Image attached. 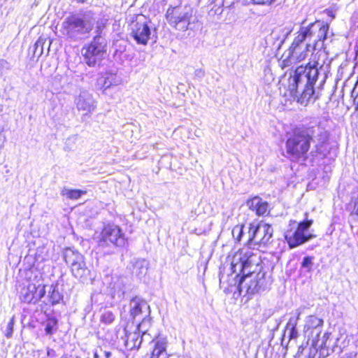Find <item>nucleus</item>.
<instances>
[{
  "label": "nucleus",
  "mask_w": 358,
  "mask_h": 358,
  "mask_svg": "<svg viewBox=\"0 0 358 358\" xmlns=\"http://www.w3.org/2000/svg\"><path fill=\"white\" fill-rule=\"evenodd\" d=\"M329 138L327 131L320 124H315L307 127L296 128L292 135L287 140V152L294 160L307 158L310 143L313 144L310 154L314 157L323 152V146Z\"/></svg>",
  "instance_id": "f257e3e1"
},
{
  "label": "nucleus",
  "mask_w": 358,
  "mask_h": 358,
  "mask_svg": "<svg viewBox=\"0 0 358 358\" xmlns=\"http://www.w3.org/2000/svg\"><path fill=\"white\" fill-rule=\"evenodd\" d=\"M323 64L315 61L308 63L306 66L296 68L293 75L287 79L285 87L289 92V95L302 105H307L315 94L314 85L322 76L320 85H323L327 78L326 73H322Z\"/></svg>",
  "instance_id": "f03ea898"
},
{
  "label": "nucleus",
  "mask_w": 358,
  "mask_h": 358,
  "mask_svg": "<svg viewBox=\"0 0 358 358\" xmlns=\"http://www.w3.org/2000/svg\"><path fill=\"white\" fill-rule=\"evenodd\" d=\"M306 20L301 22L289 48V56L296 61L305 59L312 50H320L324 48L327 38L329 25L324 21L315 20L306 24Z\"/></svg>",
  "instance_id": "7ed1b4c3"
},
{
  "label": "nucleus",
  "mask_w": 358,
  "mask_h": 358,
  "mask_svg": "<svg viewBox=\"0 0 358 358\" xmlns=\"http://www.w3.org/2000/svg\"><path fill=\"white\" fill-rule=\"evenodd\" d=\"M256 257L250 251L235 254L231 262V268L233 273L240 272L242 277L239 280L238 289L241 293L243 289L248 294H254L264 291L266 287L265 272L250 271L248 268L255 262Z\"/></svg>",
  "instance_id": "20e7f679"
},
{
  "label": "nucleus",
  "mask_w": 358,
  "mask_h": 358,
  "mask_svg": "<svg viewBox=\"0 0 358 358\" xmlns=\"http://www.w3.org/2000/svg\"><path fill=\"white\" fill-rule=\"evenodd\" d=\"M94 21L86 16L71 15L64 19L61 31L63 35L73 41H78L88 34L94 27Z\"/></svg>",
  "instance_id": "39448f33"
},
{
  "label": "nucleus",
  "mask_w": 358,
  "mask_h": 358,
  "mask_svg": "<svg viewBox=\"0 0 358 358\" xmlns=\"http://www.w3.org/2000/svg\"><path fill=\"white\" fill-rule=\"evenodd\" d=\"M193 8L189 5L170 7L166 13L168 23L176 29L185 31L193 20Z\"/></svg>",
  "instance_id": "423d86ee"
},
{
  "label": "nucleus",
  "mask_w": 358,
  "mask_h": 358,
  "mask_svg": "<svg viewBox=\"0 0 358 358\" xmlns=\"http://www.w3.org/2000/svg\"><path fill=\"white\" fill-rule=\"evenodd\" d=\"M106 41L102 36L96 35L92 42L82 49L84 62L89 66L99 64L106 52Z\"/></svg>",
  "instance_id": "0eeeda50"
},
{
  "label": "nucleus",
  "mask_w": 358,
  "mask_h": 358,
  "mask_svg": "<svg viewBox=\"0 0 358 358\" xmlns=\"http://www.w3.org/2000/svg\"><path fill=\"white\" fill-rule=\"evenodd\" d=\"M97 243L103 248L110 246L124 247L127 240L124 234L118 226L109 224L103 228Z\"/></svg>",
  "instance_id": "6e6552de"
},
{
  "label": "nucleus",
  "mask_w": 358,
  "mask_h": 358,
  "mask_svg": "<svg viewBox=\"0 0 358 358\" xmlns=\"http://www.w3.org/2000/svg\"><path fill=\"white\" fill-rule=\"evenodd\" d=\"M150 21L143 15H136L132 17L129 24L131 36L137 44L146 45L150 39Z\"/></svg>",
  "instance_id": "1a4fd4ad"
},
{
  "label": "nucleus",
  "mask_w": 358,
  "mask_h": 358,
  "mask_svg": "<svg viewBox=\"0 0 358 358\" xmlns=\"http://www.w3.org/2000/svg\"><path fill=\"white\" fill-rule=\"evenodd\" d=\"M312 224V220H305L299 222L296 227H292L286 231L285 238L290 248L301 245L315 237L307 233Z\"/></svg>",
  "instance_id": "9d476101"
},
{
  "label": "nucleus",
  "mask_w": 358,
  "mask_h": 358,
  "mask_svg": "<svg viewBox=\"0 0 358 358\" xmlns=\"http://www.w3.org/2000/svg\"><path fill=\"white\" fill-rule=\"evenodd\" d=\"M273 233V227L267 223L261 222L256 226L254 224H250L248 233L247 243L250 246L266 245L270 243Z\"/></svg>",
  "instance_id": "9b49d317"
},
{
  "label": "nucleus",
  "mask_w": 358,
  "mask_h": 358,
  "mask_svg": "<svg viewBox=\"0 0 358 358\" xmlns=\"http://www.w3.org/2000/svg\"><path fill=\"white\" fill-rule=\"evenodd\" d=\"M129 306L130 316L134 320H141L138 324H143V326L149 322L146 317L150 314V306L145 300L139 296H135L130 300Z\"/></svg>",
  "instance_id": "f8f14e48"
},
{
  "label": "nucleus",
  "mask_w": 358,
  "mask_h": 358,
  "mask_svg": "<svg viewBox=\"0 0 358 358\" xmlns=\"http://www.w3.org/2000/svg\"><path fill=\"white\" fill-rule=\"evenodd\" d=\"M74 104L78 111H82L84 115H88L94 111L96 107V101L88 90H80L78 94L74 98Z\"/></svg>",
  "instance_id": "ddd939ff"
},
{
  "label": "nucleus",
  "mask_w": 358,
  "mask_h": 358,
  "mask_svg": "<svg viewBox=\"0 0 358 358\" xmlns=\"http://www.w3.org/2000/svg\"><path fill=\"white\" fill-rule=\"evenodd\" d=\"M45 294V286L34 283H29L20 292V299L22 302L36 303Z\"/></svg>",
  "instance_id": "4468645a"
},
{
  "label": "nucleus",
  "mask_w": 358,
  "mask_h": 358,
  "mask_svg": "<svg viewBox=\"0 0 358 358\" xmlns=\"http://www.w3.org/2000/svg\"><path fill=\"white\" fill-rule=\"evenodd\" d=\"M143 324H138L136 331L127 334L125 345L128 350H138L144 338L149 336V334H148L145 331H143Z\"/></svg>",
  "instance_id": "2eb2a0df"
},
{
  "label": "nucleus",
  "mask_w": 358,
  "mask_h": 358,
  "mask_svg": "<svg viewBox=\"0 0 358 358\" xmlns=\"http://www.w3.org/2000/svg\"><path fill=\"white\" fill-rule=\"evenodd\" d=\"M323 323V320L315 315L308 316L305 320L304 333L308 337L314 338L315 335H316V337H318L322 331Z\"/></svg>",
  "instance_id": "dca6fc26"
},
{
  "label": "nucleus",
  "mask_w": 358,
  "mask_h": 358,
  "mask_svg": "<svg viewBox=\"0 0 358 358\" xmlns=\"http://www.w3.org/2000/svg\"><path fill=\"white\" fill-rule=\"evenodd\" d=\"M301 313L302 311L300 308L296 309L295 311V315L290 317L286 324L283 336H287L289 341L296 340L299 336L296 326Z\"/></svg>",
  "instance_id": "f3484780"
},
{
  "label": "nucleus",
  "mask_w": 358,
  "mask_h": 358,
  "mask_svg": "<svg viewBox=\"0 0 358 358\" xmlns=\"http://www.w3.org/2000/svg\"><path fill=\"white\" fill-rule=\"evenodd\" d=\"M154 348L150 358H169L166 352L167 339L165 337L158 336L152 340Z\"/></svg>",
  "instance_id": "a211bd4d"
},
{
  "label": "nucleus",
  "mask_w": 358,
  "mask_h": 358,
  "mask_svg": "<svg viewBox=\"0 0 358 358\" xmlns=\"http://www.w3.org/2000/svg\"><path fill=\"white\" fill-rule=\"evenodd\" d=\"M247 206L255 211L259 216L265 215L268 213V204L264 201L260 197L255 196L246 201Z\"/></svg>",
  "instance_id": "6ab92c4d"
},
{
  "label": "nucleus",
  "mask_w": 358,
  "mask_h": 358,
  "mask_svg": "<svg viewBox=\"0 0 358 358\" xmlns=\"http://www.w3.org/2000/svg\"><path fill=\"white\" fill-rule=\"evenodd\" d=\"M73 275L78 279L85 278L89 274V270L86 266L85 259H83L71 266Z\"/></svg>",
  "instance_id": "aec40b11"
},
{
  "label": "nucleus",
  "mask_w": 358,
  "mask_h": 358,
  "mask_svg": "<svg viewBox=\"0 0 358 358\" xmlns=\"http://www.w3.org/2000/svg\"><path fill=\"white\" fill-rule=\"evenodd\" d=\"M64 259L70 266L84 259L82 254L71 248H66L64 252Z\"/></svg>",
  "instance_id": "412c9836"
},
{
  "label": "nucleus",
  "mask_w": 358,
  "mask_h": 358,
  "mask_svg": "<svg viewBox=\"0 0 358 358\" xmlns=\"http://www.w3.org/2000/svg\"><path fill=\"white\" fill-rule=\"evenodd\" d=\"M126 282V278L117 276L115 278H113L110 287L114 290L115 293L123 295L125 292L124 288Z\"/></svg>",
  "instance_id": "4be33fe9"
},
{
  "label": "nucleus",
  "mask_w": 358,
  "mask_h": 358,
  "mask_svg": "<svg viewBox=\"0 0 358 358\" xmlns=\"http://www.w3.org/2000/svg\"><path fill=\"white\" fill-rule=\"evenodd\" d=\"M148 270V262L145 259H137L134 264V273L139 278L147 273Z\"/></svg>",
  "instance_id": "5701e85b"
},
{
  "label": "nucleus",
  "mask_w": 358,
  "mask_h": 358,
  "mask_svg": "<svg viewBox=\"0 0 358 358\" xmlns=\"http://www.w3.org/2000/svg\"><path fill=\"white\" fill-rule=\"evenodd\" d=\"M86 194V191L77 189H69L63 188L61 194L63 196H66L69 199L76 200L80 198L83 195Z\"/></svg>",
  "instance_id": "b1692460"
},
{
  "label": "nucleus",
  "mask_w": 358,
  "mask_h": 358,
  "mask_svg": "<svg viewBox=\"0 0 358 358\" xmlns=\"http://www.w3.org/2000/svg\"><path fill=\"white\" fill-rule=\"evenodd\" d=\"M329 333H324L322 337L320 338V336L318 337H316V335H315L314 338H311L313 344L315 347L321 349L329 348L330 347L329 344L328 343V339L329 338Z\"/></svg>",
  "instance_id": "393cba45"
},
{
  "label": "nucleus",
  "mask_w": 358,
  "mask_h": 358,
  "mask_svg": "<svg viewBox=\"0 0 358 358\" xmlns=\"http://www.w3.org/2000/svg\"><path fill=\"white\" fill-rule=\"evenodd\" d=\"M52 291H50L49 299L52 305L58 303L62 299V295L55 287H51Z\"/></svg>",
  "instance_id": "a878e982"
},
{
  "label": "nucleus",
  "mask_w": 358,
  "mask_h": 358,
  "mask_svg": "<svg viewBox=\"0 0 358 358\" xmlns=\"http://www.w3.org/2000/svg\"><path fill=\"white\" fill-rule=\"evenodd\" d=\"M243 229H244L243 224H241V225L238 224V225H236L232 229L231 234H232L233 238L238 242L241 241V238L243 235Z\"/></svg>",
  "instance_id": "bb28decb"
},
{
  "label": "nucleus",
  "mask_w": 358,
  "mask_h": 358,
  "mask_svg": "<svg viewBox=\"0 0 358 358\" xmlns=\"http://www.w3.org/2000/svg\"><path fill=\"white\" fill-rule=\"evenodd\" d=\"M314 257L310 256L304 257L301 262V268L306 269L307 272H310L313 266Z\"/></svg>",
  "instance_id": "cd10ccee"
},
{
  "label": "nucleus",
  "mask_w": 358,
  "mask_h": 358,
  "mask_svg": "<svg viewBox=\"0 0 358 358\" xmlns=\"http://www.w3.org/2000/svg\"><path fill=\"white\" fill-rule=\"evenodd\" d=\"M115 76L113 74H109L107 76L104 77L103 87L104 91H106L109 87L112 85H116L117 82L115 81Z\"/></svg>",
  "instance_id": "c85d7f7f"
},
{
  "label": "nucleus",
  "mask_w": 358,
  "mask_h": 358,
  "mask_svg": "<svg viewBox=\"0 0 358 358\" xmlns=\"http://www.w3.org/2000/svg\"><path fill=\"white\" fill-rule=\"evenodd\" d=\"M350 205L352 207L350 216L358 217V193L352 197Z\"/></svg>",
  "instance_id": "c756f323"
},
{
  "label": "nucleus",
  "mask_w": 358,
  "mask_h": 358,
  "mask_svg": "<svg viewBox=\"0 0 358 358\" xmlns=\"http://www.w3.org/2000/svg\"><path fill=\"white\" fill-rule=\"evenodd\" d=\"M57 320L55 319H50L48 320L47 323H46V325H45V331L46 333V334L48 335H52L54 332V328L56 327L57 325Z\"/></svg>",
  "instance_id": "7c9ffc66"
},
{
  "label": "nucleus",
  "mask_w": 358,
  "mask_h": 358,
  "mask_svg": "<svg viewBox=\"0 0 358 358\" xmlns=\"http://www.w3.org/2000/svg\"><path fill=\"white\" fill-rule=\"evenodd\" d=\"M115 316L110 310H105L101 315V321L106 324H110L113 322Z\"/></svg>",
  "instance_id": "2f4dec72"
},
{
  "label": "nucleus",
  "mask_w": 358,
  "mask_h": 358,
  "mask_svg": "<svg viewBox=\"0 0 358 358\" xmlns=\"http://www.w3.org/2000/svg\"><path fill=\"white\" fill-rule=\"evenodd\" d=\"M14 321H15V317L13 316L12 318L10 319V322L8 323L6 328L5 329V336L8 338L12 337V336H13Z\"/></svg>",
  "instance_id": "473e14b6"
},
{
  "label": "nucleus",
  "mask_w": 358,
  "mask_h": 358,
  "mask_svg": "<svg viewBox=\"0 0 358 358\" xmlns=\"http://www.w3.org/2000/svg\"><path fill=\"white\" fill-rule=\"evenodd\" d=\"M10 69V64L5 59H0V72L3 73V70H9Z\"/></svg>",
  "instance_id": "72a5a7b5"
},
{
  "label": "nucleus",
  "mask_w": 358,
  "mask_h": 358,
  "mask_svg": "<svg viewBox=\"0 0 358 358\" xmlns=\"http://www.w3.org/2000/svg\"><path fill=\"white\" fill-rule=\"evenodd\" d=\"M252 1L255 4L271 5L275 2V0H252Z\"/></svg>",
  "instance_id": "f704fd0d"
},
{
  "label": "nucleus",
  "mask_w": 358,
  "mask_h": 358,
  "mask_svg": "<svg viewBox=\"0 0 358 358\" xmlns=\"http://www.w3.org/2000/svg\"><path fill=\"white\" fill-rule=\"evenodd\" d=\"M357 353L354 352H351L349 353H347L344 357H342L341 358H357Z\"/></svg>",
  "instance_id": "c9c22d12"
},
{
  "label": "nucleus",
  "mask_w": 358,
  "mask_h": 358,
  "mask_svg": "<svg viewBox=\"0 0 358 358\" xmlns=\"http://www.w3.org/2000/svg\"><path fill=\"white\" fill-rule=\"evenodd\" d=\"M103 24H98L97 26H96V35L99 34L100 36H101V34H102V29L103 28Z\"/></svg>",
  "instance_id": "e433bc0d"
},
{
  "label": "nucleus",
  "mask_w": 358,
  "mask_h": 358,
  "mask_svg": "<svg viewBox=\"0 0 358 358\" xmlns=\"http://www.w3.org/2000/svg\"><path fill=\"white\" fill-rule=\"evenodd\" d=\"M195 75L198 77L202 78L204 76V71L202 69H196Z\"/></svg>",
  "instance_id": "4c0bfd02"
},
{
  "label": "nucleus",
  "mask_w": 358,
  "mask_h": 358,
  "mask_svg": "<svg viewBox=\"0 0 358 358\" xmlns=\"http://www.w3.org/2000/svg\"><path fill=\"white\" fill-rule=\"evenodd\" d=\"M99 352L104 355V357L103 358H109L111 356L110 352L103 351L102 349H100Z\"/></svg>",
  "instance_id": "58836bf2"
},
{
  "label": "nucleus",
  "mask_w": 358,
  "mask_h": 358,
  "mask_svg": "<svg viewBox=\"0 0 358 358\" xmlns=\"http://www.w3.org/2000/svg\"><path fill=\"white\" fill-rule=\"evenodd\" d=\"M101 355H100V353L96 350L94 352V358H101Z\"/></svg>",
  "instance_id": "ea45409f"
},
{
  "label": "nucleus",
  "mask_w": 358,
  "mask_h": 358,
  "mask_svg": "<svg viewBox=\"0 0 358 358\" xmlns=\"http://www.w3.org/2000/svg\"><path fill=\"white\" fill-rule=\"evenodd\" d=\"M40 43H41V42H40V41H38L36 43V44H35V45H36V48L39 45Z\"/></svg>",
  "instance_id": "a19ab883"
},
{
  "label": "nucleus",
  "mask_w": 358,
  "mask_h": 358,
  "mask_svg": "<svg viewBox=\"0 0 358 358\" xmlns=\"http://www.w3.org/2000/svg\"><path fill=\"white\" fill-rule=\"evenodd\" d=\"M0 76H1V73L0 72Z\"/></svg>",
  "instance_id": "79ce46f5"
},
{
  "label": "nucleus",
  "mask_w": 358,
  "mask_h": 358,
  "mask_svg": "<svg viewBox=\"0 0 358 358\" xmlns=\"http://www.w3.org/2000/svg\"><path fill=\"white\" fill-rule=\"evenodd\" d=\"M76 358H78V357H76Z\"/></svg>",
  "instance_id": "37998d69"
}]
</instances>
